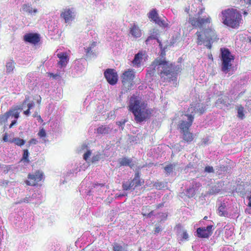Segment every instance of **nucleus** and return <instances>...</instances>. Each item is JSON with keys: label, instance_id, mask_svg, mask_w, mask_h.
Here are the masks:
<instances>
[{"label": "nucleus", "instance_id": "nucleus-1", "mask_svg": "<svg viewBox=\"0 0 251 251\" xmlns=\"http://www.w3.org/2000/svg\"><path fill=\"white\" fill-rule=\"evenodd\" d=\"M204 10V9L201 8L194 16L189 15L188 22L194 28L203 29L207 24L211 23V19L210 16H201ZM196 35L197 36L196 42L197 44L198 45L203 44L209 49L211 48L213 42L217 39L215 30L211 27L202 29V31H198Z\"/></svg>", "mask_w": 251, "mask_h": 251}, {"label": "nucleus", "instance_id": "nucleus-2", "mask_svg": "<svg viewBox=\"0 0 251 251\" xmlns=\"http://www.w3.org/2000/svg\"><path fill=\"white\" fill-rule=\"evenodd\" d=\"M205 110V106L203 103H193L188 108L187 113L182 116L179 127L183 133V139L187 142H191L193 140V135L188 130L193 122L195 114H201Z\"/></svg>", "mask_w": 251, "mask_h": 251}, {"label": "nucleus", "instance_id": "nucleus-3", "mask_svg": "<svg viewBox=\"0 0 251 251\" xmlns=\"http://www.w3.org/2000/svg\"><path fill=\"white\" fill-rule=\"evenodd\" d=\"M177 71L176 67L173 63L159 58L152 63L148 72L152 75L156 72L160 75L162 81L169 82L175 80Z\"/></svg>", "mask_w": 251, "mask_h": 251}, {"label": "nucleus", "instance_id": "nucleus-4", "mask_svg": "<svg viewBox=\"0 0 251 251\" xmlns=\"http://www.w3.org/2000/svg\"><path fill=\"white\" fill-rule=\"evenodd\" d=\"M129 107L137 123H140L145 121L151 114L147 103L141 100L139 97L132 96L129 100Z\"/></svg>", "mask_w": 251, "mask_h": 251}, {"label": "nucleus", "instance_id": "nucleus-5", "mask_svg": "<svg viewBox=\"0 0 251 251\" xmlns=\"http://www.w3.org/2000/svg\"><path fill=\"white\" fill-rule=\"evenodd\" d=\"M222 23L232 28H237L242 21L240 12L236 9L228 8L221 12Z\"/></svg>", "mask_w": 251, "mask_h": 251}, {"label": "nucleus", "instance_id": "nucleus-6", "mask_svg": "<svg viewBox=\"0 0 251 251\" xmlns=\"http://www.w3.org/2000/svg\"><path fill=\"white\" fill-rule=\"evenodd\" d=\"M222 54V71L227 73L231 67V61L234 60V57L227 49H221Z\"/></svg>", "mask_w": 251, "mask_h": 251}, {"label": "nucleus", "instance_id": "nucleus-7", "mask_svg": "<svg viewBox=\"0 0 251 251\" xmlns=\"http://www.w3.org/2000/svg\"><path fill=\"white\" fill-rule=\"evenodd\" d=\"M76 12L74 8L66 7L62 10L60 13V18L66 25H70L76 17Z\"/></svg>", "mask_w": 251, "mask_h": 251}, {"label": "nucleus", "instance_id": "nucleus-8", "mask_svg": "<svg viewBox=\"0 0 251 251\" xmlns=\"http://www.w3.org/2000/svg\"><path fill=\"white\" fill-rule=\"evenodd\" d=\"M86 150V152L84 153L83 155V159L89 163L90 161H91L92 163L96 162L99 161L100 159L102 158V154L98 152L96 154H94L91 159H90V156L91 155V151L90 150H87V146L84 144L81 146V150L80 151Z\"/></svg>", "mask_w": 251, "mask_h": 251}, {"label": "nucleus", "instance_id": "nucleus-9", "mask_svg": "<svg viewBox=\"0 0 251 251\" xmlns=\"http://www.w3.org/2000/svg\"><path fill=\"white\" fill-rule=\"evenodd\" d=\"M43 178V173L42 172L38 171L33 174H29L28 176V180L26 181V183L28 185L35 186L37 183Z\"/></svg>", "mask_w": 251, "mask_h": 251}, {"label": "nucleus", "instance_id": "nucleus-10", "mask_svg": "<svg viewBox=\"0 0 251 251\" xmlns=\"http://www.w3.org/2000/svg\"><path fill=\"white\" fill-rule=\"evenodd\" d=\"M104 76L107 82L111 85L116 84L118 81V75L115 70L112 69H108L104 73Z\"/></svg>", "mask_w": 251, "mask_h": 251}, {"label": "nucleus", "instance_id": "nucleus-11", "mask_svg": "<svg viewBox=\"0 0 251 251\" xmlns=\"http://www.w3.org/2000/svg\"><path fill=\"white\" fill-rule=\"evenodd\" d=\"M135 77V72L133 69H128L125 71L122 75V82L125 85L126 84H131Z\"/></svg>", "mask_w": 251, "mask_h": 251}, {"label": "nucleus", "instance_id": "nucleus-12", "mask_svg": "<svg viewBox=\"0 0 251 251\" xmlns=\"http://www.w3.org/2000/svg\"><path fill=\"white\" fill-rule=\"evenodd\" d=\"M213 226L209 225L207 227H199L197 230V234L200 238H208L212 234Z\"/></svg>", "mask_w": 251, "mask_h": 251}, {"label": "nucleus", "instance_id": "nucleus-13", "mask_svg": "<svg viewBox=\"0 0 251 251\" xmlns=\"http://www.w3.org/2000/svg\"><path fill=\"white\" fill-rule=\"evenodd\" d=\"M23 108L21 106H17L16 108L12 109L8 111L9 117L11 118H14L11 124L9 126V128H11L17 123V119L19 117V114L20 111L22 110Z\"/></svg>", "mask_w": 251, "mask_h": 251}, {"label": "nucleus", "instance_id": "nucleus-14", "mask_svg": "<svg viewBox=\"0 0 251 251\" xmlns=\"http://www.w3.org/2000/svg\"><path fill=\"white\" fill-rule=\"evenodd\" d=\"M21 11L24 12H25L32 16H35L36 13H37L38 12V10L37 8H32L30 3H24L22 5Z\"/></svg>", "mask_w": 251, "mask_h": 251}, {"label": "nucleus", "instance_id": "nucleus-15", "mask_svg": "<svg viewBox=\"0 0 251 251\" xmlns=\"http://www.w3.org/2000/svg\"><path fill=\"white\" fill-rule=\"evenodd\" d=\"M201 186V184L200 182L193 181L192 187L187 189L186 191V195L188 198L193 197L195 195L196 192L198 191Z\"/></svg>", "mask_w": 251, "mask_h": 251}, {"label": "nucleus", "instance_id": "nucleus-16", "mask_svg": "<svg viewBox=\"0 0 251 251\" xmlns=\"http://www.w3.org/2000/svg\"><path fill=\"white\" fill-rule=\"evenodd\" d=\"M231 101L229 98L226 96H223L219 98L216 102V105L217 107H221L223 106L227 107L230 105Z\"/></svg>", "mask_w": 251, "mask_h": 251}, {"label": "nucleus", "instance_id": "nucleus-17", "mask_svg": "<svg viewBox=\"0 0 251 251\" xmlns=\"http://www.w3.org/2000/svg\"><path fill=\"white\" fill-rule=\"evenodd\" d=\"M145 55L146 53L144 51H140L136 54L132 62L133 66L139 67L143 61V56Z\"/></svg>", "mask_w": 251, "mask_h": 251}, {"label": "nucleus", "instance_id": "nucleus-18", "mask_svg": "<svg viewBox=\"0 0 251 251\" xmlns=\"http://www.w3.org/2000/svg\"><path fill=\"white\" fill-rule=\"evenodd\" d=\"M24 40L26 42L34 44L37 43L40 40L38 35L35 33H28L25 35Z\"/></svg>", "mask_w": 251, "mask_h": 251}, {"label": "nucleus", "instance_id": "nucleus-19", "mask_svg": "<svg viewBox=\"0 0 251 251\" xmlns=\"http://www.w3.org/2000/svg\"><path fill=\"white\" fill-rule=\"evenodd\" d=\"M113 126L112 125L101 126L97 129V132L98 134H107L110 133L113 129Z\"/></svg>", "mask_w": 251, "mask_h": 251}, {"label": "nucleus", "instance_id": "nucleus-20", "mask_svg": "<svg viewBox=\"0 0 251 251\" xmlns=\"http://www.w3.org/2000/svg\"><path fill=\"white\" fill-rule=\"evenodd\" d=\"M130 33L135 38H139L142 35V32L139 26L134 24L130 27Z\"/></svg>", "mask_w": 251, "mask_h": 251}, {"label": "nucleus", "instance_id": "nucleus-21", "mask_svg": "<svg viewBox=\"0 0 251 251\" xmlns=\"http://www.w3.org/2000/svg\"><path fill=\"white\" fill-rule=\"evenodd\" d=\"M57 55L59 59L58 62L59 65H60L61 67L66 66L69 60L67 53L66 52H61L58 53Z\"/></svg>", "mask_w": 251, "mask_h": 251}, {"label": "nucleus", "instance_id": "nucleus-22", "mask_svg": "<svg viewBox=\"0 0 251 251\" xmlns=\"http://www.w3.org/2000/svg\"><path fill=\"white\" fill-rule=\"evenodd\" d=\"M118 162L120 166H129L131 168H132L134 166L132 159L127 157L120 158L119 159Z\"/></svg>", "mask_w": 251, "mask_h": 251}, {"label": "nucleus", "instance_id": "nucleus-23", "mask_svg": "<svg viewBox=\"0 0 251 251\" xmlns=\"http://www.w3.org/2000/svg\"><path fill=\"white\" fill-rule=\"evenodd\" d=\"M42 195L39 192H35L31 197V199L34 201V202L33 203L35 204H40L42 202Z\"/></svg>", "mask_w": 251, "mask_h": 251}, {"label": "nucleus", "instance_id": "nucleus-24", "mask_svg": "<svg viewBox=\"0 0 251 251\" xmlns=\"http://www.w3.org/2000/svg\"><path fill=\"white\" fill-rule=\"evenodd\" d=\"M96 46V42H92L91 43L89 47H85L84 50L86 54V55L87 57H91L92 55L93 54V49Z\"/></svg>", "mask_w": 251, "mask_h": 251}, {"label": "nucleus", "instance_id": "nucleus-25", "mask_svg": "<svg viewBox=\"0 0 251 251\" xmlns=\"http://www.w3.org/2000/svg\"><path fill=\"white\" fill-rule=\"evenodd\" d=\"M122 186L125 190H134L136 187L132 180L123 183Z\"/></svg>", "mask_w": 251, "mask_h": 251}, {"label": "nucleus", "instance_id": "nucleus-26", "mask_svg": "<svg viewBox=\"0 0 251 251\" xmlns=\"http://www.w3.org/2000/svg\"><path fill=\"white\" fill-rule=\"evenodd\" d=\"M9 142L14 143L16 145L19 146H22L25 144V141L24 140L20 138L16 137L9 139Z\"/></svg>", "mask_w": 251, "mask_h": 251}, {"label": "nucleus", "instance_id": "nucleus-27", "mask_svg": "<svg viewBox=\"0 0 251 251\" xmlns=\"http://www.w3.org/2000/svg\"><path fill=\"white\" fill-rule=\"evenodd\" d=\"M221 190V185L217 184V185L213 186L209 191L208 193L210 195H215L220 192Z\"/></svg>", "mask_w": 251, "mask_h": 251}, {"label": "nucleus", "instance_id": "nucleus-28", "mask_svg": "<svg viewBox=\"0 0 251 251\" xmlns=\"http://www.w3.org/2000/svg\"><path fill=\"white\" fill-rule=\"evenodd\" d=\"M148 17L151 19L152 21L155 22L156 19L159 17L158 14L157 13V11L156 9H153L151 10L149 13H148Z\"/></svg>", "mask_w": 251, "mask_h": 251}, {"label": "nucleus", "instance_id": "nucleus-29", "mask_svg": "<svg viewBox=\"0 0 251 251\" xmlns=\"http://www.w3.org/2000/svg\"><path fill=\"white\" fill-rule=\"evenodd\" d=\"M15 68V63L10 60L6 63V70L7 73L12 72Z\"/></svg>", "mask_w": 251, "mask_h": 251}, {"label": "nucleus", "instance_id": "nucleus-30", "mask_svg": "<svg viewBox=\"0 0 251 251\" xmlns=\"http://www.w3.org/2000/svg\"><path fill=\"white\" fill-rule=\"evenodd\" d=\"M113 251H127L126 246H122L115 243L113 245Z\"/></svg>", "mask_w": 251, "mask_h": 251}, {"label": "nucleus", "instance_id": "nucleus-31", "mask_svg": "<svg viewBox=\"0 0 251 251\" xmlns=\"http://www.w3.org/2000/svg\"><path fill=\"white\" fill-rule=\"evenodd\" d=\"M175 167V165L174 164H171L167 165L164 167V170L166 175H169L172 174Z\"/></svg>", "mask_w": 251, "mask_h": 251}, {"label": "nucleus", "instance_id": "nucleus-32", "mask_svg": "<svg viewBox=\"0 0 251 251\" xmlns=\"http://www.w3.org/2000/svg\"><path fill=\"white\" fill-rule=\"evenodd\" d=\"M135 187L140 186L141 185V180L140 179L139 173L136 172L135 175L134 179L132 180Z\"/></svg>", "mask_w": 251, "mask_h": 251}, {"label": "nucleus", "instance_id": "nucleus-33", "mask_svg": "<svg viewBox=\"0 0 251 251\" xmlns=\"http://www.w3.org/2000/svg\"><path fill=\"white\" fill-rule=\"evenodd\" d=\"M226 207L225 203L221 204V206L218 208V214L221 216H226L227 215V213L225 210Z\"/></svg>", "mask_w": 251, "mask_h": 251}, {"label": "nucleus", "instance_id": "nucleus-34", "mask_svg": "<svg viewBox=\"0 0 251 251\" xmlns=\"http://www.w3.org/2000/svg\"><path fill=\"white\" fill-rule=\"evenodd\" d=\"M154 22L160 26L164 27H169L168 24L166 23L164 20L161 19L159 17H158Z\"/></svg>", "mask_w": 251, "mask_h": 251}, {"label": "nucleus", "instance_id": "nucleus-35", "mask_svg": "<svg viewBox=\"0 0 251 251\" xmlns=\"http://www.w3.org/2000/svg\"><path fill=\"white\" fill-rule=\"evenodd\" d=\"M238 117L242 119L244 117V107L242 105L237 106Z\"/></svg>", "mask_w": 251, "mask_h": 251}, {"label": "nucleus", "instance_id": "nucleus-36", "mask_svg": "<svg viewBox=\"0 0 251 251\" xmlns=\"http://www.w3.org/2000/svg\"><path fill=\"white\" fill-rule=\"evenodd\" d=\"M22 202H26V203L30 202V203H33V202H34V201H33V200H32L31 199V197L29 196L28 197H26L24 199L21 200L20 201L17 202L16 203H21Z\"/></svg>", "mask_w": 251, "mask_h": 251}, {"label": "nucleus", "instance_id": "nucleus-37", "mask_svg": "<svg viewBox=\"0 0 251 251\" xmlns=\"http://www.w3.org/2000/svg\"><path fill=\"white\" fill-rule=\"evenodd\" d=\"M29 155V152L27 150H24L22 160L24 161V162H26V163H28L29 162V160L28 158Z\"/></svg>", "mask_w": 251, "mask_h": 251}, {"label": "nucleus", "instance_id": "nucleus-38", "mask_svg": "<svg viewBox=\"0 0 251 251\" xmlns=\"http://www.w3.org/2000/svg\"><path fill=\"white\" fill-rule=\"evenodd\" d=\"M9 118H10V117H9L8 112H7L4 115H1L0 116V122H5Z\"/></svg>", "mask_w": 251, "mask_h": 251}, {"label": "nucleus", "instance_id": "nucleus-39", "mask_svg": "<svg viewBox=\"0 0 251 251\" xmlns=\"http://www.w3.org/2000/svg\"><path fill=\"white\" fill-rule=\"evenodd\" d=\"M38 135L40 137V138H45L46 137V131L44 129V128H42L41 129L38 133Z\"/></svg>", "mask_w": 251, "mask_h": 251}, {"label": "nucleus", "instance_id": "nucleus-40", "mask_svg": "<svg viewBox=\"0 0 251 251\" xmlns=\"http://www.w3.org/2000/svg\"><path fill=\"white\" fill-rule=\"evenodd\" d=\"M213 172H214V169L212 167L209 166H207L205 167V168L204 169V173H213Z\"/></svg>", "mask_w": 251, "mask_h": 251}, {"label": "nucleus", "instance_id": "nucleus-41", "mask_svg": "<svg viewBox=\"0 0 251 251\" xmlns=\"http://www.w3.org/2000/svg\"><path fill=\"white\" fill-rule=\"evenodd\" d=\"M126 122V121L124 120V121H121L117 122L116 123L120 127H121V129L122 130H123L124 129V126L125 125Z\"/></svg>", "mask_w": 251, "mask_h": 251}, {"label": "nucleus", "instance_id": "nucleus-42", "mask_svg": "<svg viewBox=\"0 0 251 251\" xmlns=\"http://www.w3.org/2000/svg\"><path fill=\"white\" fill-rule=\"evenodd\" d=\"M180 235L183 239L187 240L188 238V234L186 231H183Z\"/></svg>", "mask_w": 251, "mask_h": 251}, {"label": "nucleus", "instance_id": "nucleus-43", "mask_svg": "<svg viewBox=\"0 0 251 251\" xmlns=\"http://www.w3.org/2000/svg\"><path fill=\"white\" fill-rule=\"evenodd\" d=\"M161 230H162V228L159 225L156 226L155 230H154V233L155 234L158 233Z\"/></svg>", "mask_w": 251, "mask_h": 251}, {"label": "nucleus", "instance_id": "nucleus-44", "mask_svg": "<svg viewBox=\"0 0 251 251\" xmlns=\"http://www.w3.org/2000/svg\"><path fill=\"white\" fill-rule=\"evenodd\" d=\"M34 106V102L32 101L31 102H29L27 104V107L28 109L29 110H30L31 108H32Z\"/></svg>", "mask_w": 251, "mask_h": 251}, {"label": "nucleus", "instance_id": "nucleus-45", "mask_svg": "<svg viewBox=\"0 0 251 251\" xmlns=\"http://www.w3.org/2000/svg\"><path fill=\"white\" fill-rule=\"evenodd\" d=\"M155 39L154 37H152V36H149L146 40L145 42L146 43V44H148L150 43V41L152 40H154Z\"/></svg>", "mask_w": 251, "mask_h": 251}, {"label": "nucleus", "instance_id": "nucleus-46", "mask_svg": "<svg viewBox=\"0 0 251 251\" xmlns=\"http://www.w3.org/2000/svg\"><path fill=\"white\" fill-rule=\"evenodd\" d=\"M29 143L30 144L35 145L38 143V141L36 139L32 138L29 141Z\"/></svg>", "mask_w": 251, "mask_h": 251}, {"label": "nucleus", "instance_id": "nucleus-47", "mask_svg": "<svg viewBox=\"0 0 251 251\" xmlns=\"http://www.w3.org/2000/svg\"><path fill=\"white\" fill-rule=\"evenodd\" d=\"M8 134L5 133L4 135H3V140L4 141V142H9V140H8Z\"/></svg>", "mask_w": 251, "mask_h": 251}, {"label": "nucleus", "instance_id": "nucleus-48", "mask_svg": "<svg viewBox=\"0 0 251 251\" xmlns=\"http://www.w3.org/2000/svg\"><path fill=\"white\" fill-rule=\"evenodd\" d=\"M153 211H151V212H150L149 214H146L142 213V214L144 216H147V217H151L152 215H153Z\"/></svg>", "mask_w": 251, "mask_h": 251}, {"label": "nucleus", "instance_id": "nucleus-49", "mask_svg": "<svg viewBox=\"0 0 251 251\" xmlns=\"http://www.w3.org/2000/svg\"><path fill=\"white\" fill-rule=\"evenodd\" d=\"M103 186H104V184H95L94 187L96 189H97L99 187H102Z\"/></svg>", "mask_w": 251, "mask_h": 251}, {"label": "nucleus", "instance_id": "nucleus-50", "mask_svg": "<svg viewBox=\"0 0 251 251\" xmlns=\"http://www.w3.org/2000/svg\"><path fill=\"white\" fill-rule=\"evenodd\" d=\"M162 185V183L157 182L155 183V186L156 188H158L159 189H160L161 188Z\"/></svg>", "mask_w": 251, "mask_h": 251}, {"label": "nucleus", "instance_id": "nucleus-51", "mask_svg": "<svg viewBox=\"0 0 251 251\" xmlns=\"http://www.w3.org/2000/svg\"><path fill=\"white\" fill-rule=\"evenodd\" d=\"M249 193L248 194L247 197L248 199H251V188H250V190L249 191Z\"/></svg>", "mask_w": 251, "mask_h": 251}, {"label": "nucleus", "instance_id": "nucleus-52", "mask_svg": "<svg viewBox=\"0 0 251 251\" xmlns=\"http://www.w3.org/2000/svg\"><path fill=\"white\" fill-rule=\"evenodd\" d=\"M24 114L25 115H29V114H30V110H29L28 109L27 110H26V111H24Z\"/></svg>", "mask_w": 251, "mask_h": 251}, {"label": "nucleus", "instance_id": "nucleus-53", "mask_svg": "<svg viewBox=\"0 0 251 251\" xmlns=\"http://www.w3.org/2000/svg\"><path fill=\"white\" fill-rule=\"evenodd\" d=\"M244 1L249 4H251V0H244Z\"/></svg>", "mask_w": 251, "mask_h": 251}, {"label": "nucleus", "instance_id": "nucleus-54", "mask_svg": "<svg viewBox=\"0 0 251 251\" xmlns=\"http://www.w3.org/2000/svg\"><path fill=\"white\" fill-rule=\"evenodd\" d=\"M189 7H186L185 9V11L187 13H188L189 11Z\"/></svg>", "mask_w": 251, "mask_h": 251}, {"label": "nucleus", "instance_id": "nucleus-55", "mask_svg": "<svg viewBox=\"0 0 251 251\" xmlns=\"http://www.w3.org/2000/svg\"><path fill=\"white\" fill-rule=\"evenodd\" d=\"M249 202L248 203V205H249V206L251 207V199H249Z\"/></svg>", "mask_w": 251, "mask_h": 251}, {"label": "nucleus", "instance_id": "nucleus-56", "mask_svg": "<svg viewBox=\"0 0 251 251\" xmlns=\"http://www.w3.org/2000/svg\"><path fill=\"white\" fill-rule=\"evenodd\" d=\"M32 75L33 74L32 73L28 74L27 75V77L28 78V77H31Z\"/></svg>", "mask_w": 251, "mask_h": 251}, {"label": "nucleus", "instance_id": "nucleus-57", "mask_svg": "<svg viewBox=\"0 0 251 251\" xmlns=\"http://www.w3.org/2000/svg\"><path fill=\"white\" fill-rule=\"evenodd\" d=\"M243 14H244V16H246L248 14V12L247 11H244V13H243Z\"/></svg>", "mask_w": 251, "mask_h": 251}, {"label": "nucleus", "instance_id": "nucleus-58", "mask_svg": "<svg viewBox=\"0 0 251 251\" xmlns=\"http://www.w3.org/2000/svg\"><path fill=\"white\" fill-rule=\"evenodd\" d=\"M165 55V53L164 52H163V51L161 52V54L160 55L162 56V57H163V56Z\"/></svg>", "mask_w": 251, "mask_h": 251}, {"label": "nucleus", "instance_id": "nucleus-59", "mask_svg": "<svg viewBox=\"0 0 251 251\" xmlns=\"http://www.w3.org/2000/svg\"><path fill=\"white\" fill-rule=\"evenodd\" d=\"M40 97V100H38V102L39 103H40V102H41V98L40 97Z\"/></svg>", "mask_w": 251, "mask_h": 251}, {"label": "nucleus", "instance_id": "nucleus-60", "mask_svg": "<svg viewBox=\"0 0 251 251\" xmlns=\"http://www.w3.org/2000/svg\"><path fill=\"white\" fill-rule=\"evenodd\" d=\"M26 101H27V99H26V100L24 101L23 104H25Z\"/></svg>", "mask_w": 251, "mask_h": 251}, {"label": "nucleus", "instance_id": "nucleus-61", "mask_svg": "<svg viewBox=\"0 0 251 251\" xmlns=\"http://www.w3.org/2000/svg\"><path fill=\"white\" fill-rule=\"evenodd\" d=\"M207 218V217H206V216H205V217L204 218V219L206 220Z\"/></svg>", "mask_w": 251, "mask_h": 251}, {"label": "nucleus", "instance_id": "nucleus-62", "mask_svg": "<svg viewBox=\"0 0 251 251\" xmlns=\"http://www.w3.org/2000/svg\"><path fill=\"white\" fill-rule=\"evenodd\" d=\"M42 140H43L44 142H45V141H46V140H45V139H43Z\"/></svg>", "mask_w": 251, "mask_h": 251}, {"label": "nucleus", "instance_id": "nucleus-63", "mask_svg": "<svg viewBox=\"0 0 251 251\" xmlns=\"http://www.w3.org/2000/svg\"><path fill=\"white\" fill-rule=\"evenodd\" d=\"M36 114H35V115H34V117H36Z\"/></svg>", "mask_w": 251, "mask_h": 251}, {"label": "nucleus", "instance_id": "nucleus-64", "mask_svg": "<svg viewBox=\"0 0 251 251\" xmlns=\"http://www.w3.org/2000/svg\"><path fill=\"white\" fill-rule=\"evenodd\" d=\"M36 114H35V115H34V117H36Z\"/></svg>", "mask_w": 251, "mask_h": 251}]
</instances>
